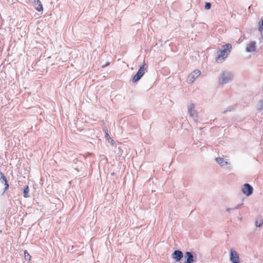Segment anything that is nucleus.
<instances>
[{"instance_id": "1", "label": "nucleus", "mask_w": 263, "mask_h": 263, "mask_svg": "<svg viewBox=\"0 0 263 263\" xmlns=\"http://www.w3.org/2000/svg\"><path fill=\"white\" fill-rule=\"evenodd\" d=\"M231 49L232 45L230 44H226L223 45L221 49L217 51L216 62L218 63H221L224 61L229 55Z\"/></svg>"}, {"instance_id": "18", "label": "nucleus", "mask_w": 263, "mask_h": 263, "mask_svg": "<svg viewBox=\"0 0 263 263\" xmlns=\"http://www.w3.org/2000/svg\"><path fill=\"white\" fill-rule=\"evenodd\" d=\"M257 109L259 110H263V98L259 100L257 106Z\"/></svg>"}, {"instance_id": "13", "label": "nucleus", "mask_w": 263, "mask_h": 263, "mask_svg": "<svg viewBox=\"0 0 263 263\" xmlns=\"http://www.w3.org/2000/svg\"><path fill=\"white\" fill-rule=\"evenodd\" d=\"M0 181H2V182H4L5 184L6 185L5 189H7L9 185L7 183V180L5 176L4 175V174L2 173V172L0 171Z\"/></svg>"}, {"instance_id": "21", "label": "nucleus", "mask_w": 263, "mask_h": 263, "mask_svg": "<svg viewBox=\"0 0 263 263\" xmlns=\"http://www.w3.org/2000/svg\"><path fill=\"white\" fill-rule=\"evenodd\" d=\"M232 210H233V208H228L226 209V211L228 213H230L232 211Z\"/></svg>"}, {"instance_id": "12", "label": "nucleus", "mask_w": 263, "mask_h": 263, "mask_svg": "<svg viewBox=\"0 0 263 263\" xmlns=\"http://www.w3.org/2000/svg\"><path fill=\"white\" fill-rule=\"evenodd\" d=\"M146 71V68L145 67V64L144 63L141 66H140L137 73L142 77Z\"/></svg>"}, {"instance_id": "16", "label": "nucleus", "mask_w": 263, "mask_h": 263, "mask_svg": "<svg viewBox=\"0 0 263 263\" xmlns=\"http://www.w3.org/2000/svg\"><path fill=\"white\" fill-rule=\"evenodd\" d=\"M29 192V189L28 186H25L24 189V197L25 198H27L29 197L28 194Z\"/></svg>"}, {"instance_id": "4", "label": "nucleus", "mask_w": 263, "mask_h": 263, "mask_svg": "<svg viewBox=\"0 0 263 263\" xmlns=\"http://www.w3.org/2000/svg\"><path fill=\"white\" fill-rule=\"evenodd\" d=\"M201 72L199 70L196 69L191 72L187 77V82L189 84L193 83L195 80L200 75Z\"/></svg>"}, {"instance_id": "8", "label": "nucleus", "mask_w": 263, "mask_h": 263, "mask_svg": "<svg viewBox=\"0 0 263 263\" xmlns=\"http://www.w3.org/2000/svg\"><path fill=\"white\" fill-rule=\"evenodd\" d=\"M241 191L244 195L249 196L252 194L253 189L250 184L246 183L243 185Z\"/></svg>"}, {"instance_id": "5", "label": "nucleus", "mask_w": 263, "mask_h": 263, "mask_svg": "<svg viewBox=\"0 0 263 263\" xmlns=\"http://www.w3.org/2000/svg\"><path fill=\"white\" fill-rule=\"evenodd\" d=\"M230 260L231 263H240L238 253L232 249L230 251Z\"/></svg>"}, {"instance_id": "22", "label": "nucleus", "mask_w": 263, "mask_h": 263, "mask_svg": "<svg viewBox=\"0 0 263 263\" xmlns=\"http://www.w3.org/2000/svg\"><path fill=\"white\" fill-rule=\"evenodd\" d=\"M109 64V62H107L105 64V65H104L102 66V67H106V66H108Z\"/></svg>"}, {"instance_id": "23", "label": "nucleus", "mask_w": 263, "mask_h": 263, "mask_svg": "<svg viewBox=\"0 0 263 263\" xmlns=\"http://www.w3.org/2000/svg\"><path fill=\"white\" fill-rule=\"evenodd\" d=\"M106 136L107 137L109 136L108 133L107 132H106Z\"/></svg>"}, {"instance_id": "6", "label": "nucleus", "mask_w": 263, "mask_h": 263, "mask_svg": "<svg viewBox=\"0 0 263 263\" xmlns=\"http://www.w3.org/2000/svg\"><path fill=\"white\" fill-rule=\"evenodd\" d=\"M187 112L190 116L194 120H196L197 117V114L195 110V104L191 103L187 105Z\"/></svg>"}, {"instance_id": "11", "label": "nucleus", "mask_w": 263, "mask_h": 263, "mask_svg": "<svg viewBox=\"0 0 263 263\" xmlns=\"http://www.w3.org/2000/svg\"><path fill=\"white\" fill-rule=\"evenodd\" d=\"M33 4H34L35 9L37 11L41 12L43 10V6H42V3L40 1V0H34Z\"/></svg>"}, {"instance_id": "3", "label": "nucleus", "mask_w": 263, "mask_h": 263, "mask_svg": "<svg viewBox=\"0 0 263 263\" xmlns=\"http://www.w3.org/2000/svg\"><path fill=\"white\" fill-rule=\"evenodd\" d=\"M217 163L224 170L229 171L232 170V166L229 159L223 157H217L215 159Z\"/></svg>"}, {"instance_id": "20", "label": "nucleus", "mask_w": 263, "mask_h": 263, "mask_svg": "<svg viewBox=\"0 0 263 263\" xmlns=\"http://www.w3.org/2000/svg\"><path fill=\"white\" fill-rule=\"evenodd\" d=\"M211 5L210 3H205V9L209 10L211 8Z\"/></svg>"}, {"instance_id": "14", "label": "nucleus", "mask_w": 263, "mask_h": 263, "mask_svg": "<svg viewBox=\"0 0 263 263\" xmlns=\"http://www.w3.org/2000/svg\"><path fill=\"white\" fill-rule=\"evenodd\" d=\"M263 224V218L259 216L257 217L255 220V226L257 227H260Z\"/></svg>"}, {"instance_id": "15", "label": "nucleus", "mask_w": 263, "mask_h": 263, "mask_svg": "<svg viewBox=\"0 0 263 263\" xmlns=\"http://www.w3.org/2000/svg\"><path fill=\"white\" fill-rule=\"evenodd\" d=\"M258 30L260 32L263 37V19L258 22Z\"/></svg>"}, {"instance_id": "19", "label": "nucleus", "mask_w": 263, "mask_h": 263, "mask_svg": "<svg viewBox=\"0 0 263 263\" xmlns=\"http://www.w3.org/2000/svg\"><path fill=\"white\" fill-rule=\"evenodd\" d=\"M24 257L25 260L29 261L31 259V256L26 250L24 251Z\"/></svg>"}, {"instance_id": "10", "label": "nucleus", "mask_w": 263, "mask_h": 263, "mask_svg": "<svg viewBox=\"0 0 263 263\" xmlns=\"http://www.w3.org/2000/svg\"><path fill=\"white\" fill-rule=\"evenodd\" d=\"M184 257L186 259L184 263H193L194 261V256L190 252H186L185 253Z\"/></svg>"}, {"instance_id": "9", "label": "nucleus", "mask_w": 263, "mask_h": 263, "mask_svg": "<svg viewBox=\"0 0 263 263\" xmlns=\"http://www.w3.org/2000/svg\"><path fill=\"white\" fill-rule=\"evenodd\" d=\"M183 254L181 251L176 250L175 251L172 255V257L176 261H179L183 257Z\"/></svg>"}, {"instance_id": "7", "label": "nucleus", "mask_w": 263, "mask_h": 263, "mask_svg": "<svg viewBox=\"0 0 263 263\" xmlns=\"http://www.w3.org/2000/svg\"><path fill=\"white\" fill-rule=\"evenodd\" d=\"M256 42L254 41H250L247 45L245 51L247 52H255L256 51Z\"/></svg>"}, {"instance_id": "2", "label": "nucleus", "mask_w": 263, "mask_h": 263, "mask_svg": "<svg viewBox=\"0 0 263 263\" xmlns=\"http://www.w3.org/2000/svg\"><path fill=\"white\" fill-rule=\"evenodd\" d=\"M233 79V76L229 71H223L219 76L218 82L221 84H227L231 81Z\"/></svg>"}, {"instance_id": "17", "label": "nucleus", "mask_w": 263, "mask_h": 263, "mask_svg": "<svg viewBox=\"0 0 263 263\" xmlns=\"http://www.w3.org/2000/svg\"><path fill=\"white\" fill-rule=\"evenodd\" d=\"M142 77L139 74L136 73L133 78L132 81L135 83L138 81Z\"/></svg>"}]
</instances>
